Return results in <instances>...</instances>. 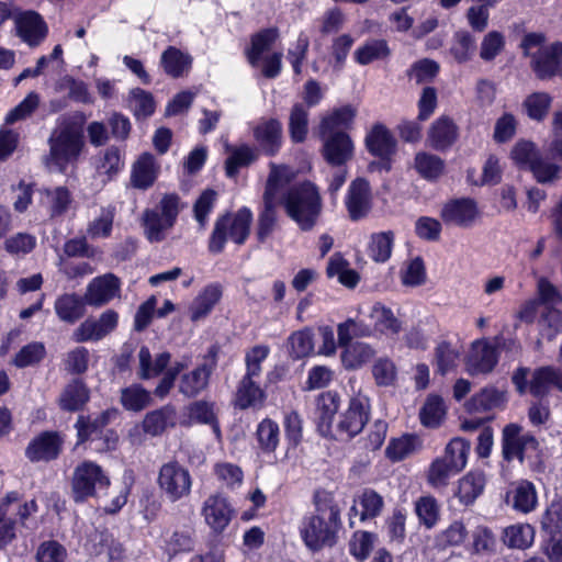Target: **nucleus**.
<instances>
[{"mask_svg":"<svg viewBox=\"0 0 562 562\" xmlns=\"http://www.w3.org/2000/svg\"><path fill=\"white\" fill-rule=\"evenodd\" d=\"M161 66L167 75L172 78H179L189 71L192 57L178 49L169 46L161 55Z\"/></svg>","mask_w":562,"mask_h":562,"instance_id":"37","label":"nucleus"},{"mask_svg":"<svg viewBox=\"0 0 562 562\" xmlns=\"http://www.w3.org/2000/svg\"><path fill=\"white\" fill-rule=\"evenodd\" d=\"M373 348L364 342H353L347 346L341 353V361L346 369L355 370L369 362L374 356Z\"/></svg>","mask_w":562,"mask_h":562,"instance_id":"45","label":"nucleus"},{"mask_svg":"<svg viewBox=\"0 0 562 562\" xmlns=\"http://www.w3.org/2000/svg\"><path fill=\"white\" fill-rule=\"evenodd\" d=\"M233 514L229 503L221 495H210L203 503L202 515L207 526L216 533L228 526Z\"/></svg>","mask_w":562,"mask_h":562,"instance_id":"16","label":"nucleus"},{"mask_svg":"<svg viewBox=\"0 0 562 562\" xmlns=\"http://www.w3.org/2000/svg\"><path fill=\"white\" fill-rule=\"evenodd\" d=\"M498 360L497 348L486 339L476 340L472 344L467 360V369L470 374L490 373Z\"/></svg>","mask_w":562,"mask_h":562,"instance_id":"15","label":"nucleus"},{"mask_svg":"<svg viewBox=\"0 0 562 562\" xmlns=\"http://www.w3.org/2000/svg\"><path fill=\"white\" fill-rule=\"evenodd\" d=\"M552 98L546 92H533L522 102V109L529 119L542 121L551 106Z\"/></svg>","mask_w":562,"mask_h":562,"instance_id":"53","label":"nucleus"},{"mask_svg":"<svg viewBox=\"0 0 562 562\" xmlns=\"http://www.w3.org/2000/svg\"><path fill=\"white\" fill-rule=\"evenodd\" d=\"M356 116V111L350 105H345L333 110L324 115L319 123V135H333L335 133H346Z\"/></svg>","mask_w":562,"mask_h":562,"instance_id":"32","label":"nucleus"},{"mask_svg":"<svg viewBox=\"0 0 562 562\" xmlns=\"http://www.w3.org/2000/svg\"><path fill=\"white\" fill-rule=\"evenodd\" d=\"M52 218L64 215L72 203L71 192L66 187H56L43 191Z\"/></svg>","mask_w":562,"mask_h":562,"instance_id":"46","label":"nucleus"},{"mask_svg":"<svg viewBox=\"0 0 562 562\" xmlns=\"http://www.w3.org/2000/svg\"><path fill=\"white\" fill-rule=\"evenodd\" d=\"M459 137V127L454 121L442 115L435 120L427 133L429 146L436 150H446L450 148Z\"/></svg>","mask_w":562,"mask_h":562,"instance_id":"20","label":"nucleus"},{"mask_svg":"<svg viewBox=\"0 0 562 562\" xmlns=\"http://www.w3.org/2000/svg\"><path fill=\"white\" fill-rule=\"evenodd\" d=\"M538 325L540 336L549 341L553 340L562 331V312L558 307H544Z\"/></svg>","mask_w":562,"mask_h":562,"instance_id":"47","label":"nucleus"},{"mask_svg":"<svg viewBox=\"0 0 562 562\" xmlns=\"http://www.w3.org/2000/svg\"><path fill=\"white\" fill-rule=\"evenodd\" d=\"M19 36L30 46H38L46 37L48 29L42 16L35 11H25L15 15Z\"/></svg>","mask_w":562,"mask_h":562,"instance_id":"18","label":"nucleus"},{"mask_svg":"<svg viewBox=\"0 0 562 562\" xmlns=\"http://www.w3.org/2000/svg\"><path fill=\"white\" fill-rule=\"evenodd\" d=\"M323 140V156L331 166H342L352 158L353 144L347 133H335L321 136Z\"/></svg>","mask_w":562,"mask_h":562,"instance_id":"17","label":"nucleus"},{"mask_svg":"<svg viewBox=\"0 0 562 562\" xmlns=\"http://www.w3.org/2000/svg\"><path fill=\"white\" fill-rule=\"evenodd\" d=\"M308 113L302 104H295L290 113L289 130L293 142L301 143L307 134Z\"/></svg>","mask_w":562,"mask_h":562,"instance_id":"62","label":"nucleus"},{"mask_svg":"<svg viewBox=\"0 0 562 562\" xmlns=\"http://www.w3.org/2000/svg\"><path fill=\"white\" fill-rule=\"evenodd\" d=\"M460 462H446L442 458H437L429 467L427 480L434 487H443L448 484L451 476L458 474Z\"/></svg>","mask_w":562,"mask_h":562,"instance_id":"48","label":"nucleus"},{"mask_svg":"<svg viewBox=\"0 0 562 562\" xmlns=\"http://www.w3.org/2000/svg\"><path fill=\"white\" fill-rule=\"evenodd\" d=\"M314 501L316 512L304 519L301 533L305 544L316 551L336 543L340 528V508L326 492H317Z\"/></svg>","mask_w":562,"mask_h":562,"instance_id":"1","label":"nucleus"},{"mask_svg":"<svg viewBox=\"0 0 562 562\" xmlns=\"http://www.w3.org/2000/svg\"><path fill=\"white\" fill-rule=\"evenodd\" d=\"M506 401V391L486 386L474 394L465 406L470 413H483L504 407Z\"/></svg>","mask_w":562,"mask_h":562,"instance_id":"29","label":"nucleus"},{"mask_svg":"<svg viewBox=\"0 0 562 562\" xmlns=\"http://www.w3.org/2000/svg\"><path fill=\"white\" fill-rule=\"evenodd\" d=\"M227 150L229 156L225 161V171L231 178L237 175L239 168L249 166L258 158L257 150L248 145L238 147L227 146Z\"/></svg>","mask_w":562,"mask_h":562,"instance_id":"41","label":"nucleus"},{"mask_svg":"<svg viewBox=\"0 0 562 562\" xmlns=\"http://www.w3.org/2000/svg\"><path fill=\"white\" fill-rule=\"evenodd\" d=\"M505 48V37L498 31L484 35L480 44V58L484 61L494 60Z\"/></svg>","mask_w":562,"mask_h":562,"instance_id":"63","label":"nucleus"},{"mask_svg":"<svg viewBox=\"0 0 562 562\" xmlns=\"http://www.w3.org/2000/svg\"><path fill=\"white\" fill-rule=\"evenodd\" d=\"M156 483L162 498L177 503L191 495L193 480L186 467L171 460L160 465Z\"/></svg>","mask_w":562,"mask_h":562,"instance_id":"6","label":"nucleus"},{"mask_svg":"<svg viewBox=\"0 0 562 562\" xmlns=\"http://www.w3.org/2000/svg\"><path fill=\"white\" fill-rule=\"evenodd\" d=\"M369 317L373 322V328L376 333L387 336H398L403 330V322L392 311L381 302H376L371 307Z\"/></svg>","mask_w":562,"mask_h":562,"instance_id":"24","label":"nucleus"},{"mask_svg":"<svg viewBox=\"0 0 562 562\" xmlns=\"http://www.w3.org/2000/svg\"><path fill=\"white\" fill-rule=\"evenodd\" d=\"M270 167L271 171L267 180L265 192L272 189L271 199L279 201L282 196V189L292 181L294 172L286 166H277L276 164H271Z\"/></svg>","mask_w":562,"mask_h":562,"instance_id":"55","label":"nucleus"},{"mask_svg":"<svg viewBox=\"0 0 562 562\" xmlns=\"http://www.w3.org/2000/svg\"><path fill=\"white\" fill-rule=\"evenodd\" d=\"M263 193V210L258 217L257 225V238L260 243H263L273 232L277 225V206L279 205L278 200L271 199V191Z\"/></svg>","mask_w":562,"mask_h":562,"instance_id":"36","label":"nucleus"},{"mask_svg":"<svg viewBox=\"0 0 562 562\" xmlns=\"http://www.w3.org/2000/svg\"><path fill=\"white\" fill-rule=\"evenodd\" d=\"M64 440L57 431H43L35 436L25 448L31 462H49L58 458Z\"/></svg>","mask_w":562,"mask_h":562,"instance_id":"12","label":"nucleus"},{"mask_svg":"<svg viewBox=\"0 0 562 562\" xmlns=\"http://www.w3.org/2000/svg\"><path fill=\"white\" fill-rule=\"evenodd\" d=\"M288 216L293 220L302 231H311L321 214L322 200L317 188L311 182L291 187L279 199Z\"/></svg>","mask_w":562,"mask_h":562,"instance_id":"3","label":"nucleus"},{"mask_svg":"<svg viewBox=\"0 0 562 562\" xmlns=\"http://www.w3.org/2000/svg\"><path fill=\"white\" fill-rule=\"evenodd\" d=\"M415 168L425 179L434 180L443 173L445 161L434 154L420 151L416 154Z\"/></svg>","mask_w":562,"mask_h":562,"instance_id":"50","label":"nucleus"},{"mask_svg":"<svg viewBox=\"0 0 562 562\" xmlns=\"http://www.w3.org/2000/svg\"><path fill=\"white\" fill-rule=\"evenodd\" d=\"M109 477L102 468L92 461H83L76 467L71 477V495L75 502L80 503L94 496L98 490L108 488Z\"/></svg>","mask_w":562,"mask_h":562,"instance_id":"8","label":"nucleus"},{"mask_svg":"<svg viewBox=\"0 0 562 562\" xmlns=\"http://www.w3.org/2000/svg\"><path fill=\"white\" fill-rule=\"evenodd\" d=\"M538 440L517 424H509L504 427L502 434V453L507 462L517 460L522 463L529 452L538 449Z\"/></svg>","mask_w":562,"mask_h":562,"instance_id":"9","label":"nucleus"},{"mask_svg":"<svg viewBox=\"0 0 562 562\" xmlns=\"http://www.w3.org/2000/svg\"><path fill=\"white\" fill-rule=\"evenodd\" d=\"M128 103L138 120L150 116L155 111V101L151 93L140 88H135L131 91Z\"/></svg>","mask_w":562,"mask_h":562,"instance_id":"60","label":"nucleus"},{"mask_svg":"<svg viewBox=\"0 0 562 562\" xmlns=\"http://www.w3.org/2000/svg\"><path fill=\"white\" fill-rule=\"evenodd\" d=\"M288 342L293 358L300 359L311 355L314 350L312 329L304 328L293 333L289 337Z\"/></svg>","mask_w":562,"mask_h":562,"instance_id":"61","label":"nucleus"},{"mask_svg":"<svg viewBox=\"0 0 562 562\" xmlns=\"http://www.w3.org/2000/svg\"><path fill=\"white\" fill-rule=\"evenodd\" d=\"M90 400V390L80 379H74L63 389L58 405L65 412L81 411Z\"/></svg>","mask_w":562,"mask_h":562,"instance_id":"26","label":"nucleus"},{"mask_svg":"<svg viewBox=\"0 0 562 562\" xmlns=\"http://www.w3.org/2000/svg\"><path fill=\"white\" fill-rule=\"evenodd\" d=\"M476 49V41L468 31H459L454 34L450 52L458 63L470 60Z\"/></svg>","mask_w":562,"mask_h":562,"instance_id":"56","label":"nucleus"},{"mask_svg":"<svg viewBox=\"0 0 562 562\" xmlns=\"http://www.w3.org/2000/svg\"><path fill=\"white\" fill-rule=\"evenodd\" d=\"M180 210V198L177 194H165L155 207L145 209L140 215L145 237L150 243L165 240Z\"/></svg>","mask_w":562,"mask_h":562,"instance_id":"4","label":"nucleus"},{"mask_svg":"<svg viewBox=\"0 0 562 562\" xmlns=\"http://www.w3.org/2000/svg\"><path fill=\"white\" fill-rule=\"evenodd\" d=\"M216 364V351L212 348L199 366L181 374L178 384L179 393L186 397H195L204 392L209 387Z\"/></svg>","mask_w":562,"mask_h":562,"instance_id":"10","label":"nucleus"},{"mask_svg":"<svg viewBox=\"0 0 562 562\" xmlns=\"http://www.w3.org/2000/svg\"><path fill=\"white\" fill-rule=\"evenodd\" d=\"M340 406V397L337 392L327 391L318 395L316 400L317 428L323 436L331 432V424Z\"/></svg>","mask_w":562,"mask_h":562,"instance_id":"25","label":"nucleus"},{"mask_svg":"<svg viewBox=\"0 0 562 562\" xmlns=\"http://www.w3.org/2000/svg\"><path fill=\"white\" fill-rule=\"evenodd\" d=\"M121 281L113 273H105L90 281L85 293L88 305L100 307L120 295Z\"/></svg>","mask_w":562,"mask_h":562,"instance_id":"14","label":"nucleus"},{"mask_svg":"<svg viewBox=\"0 0 562 562\" xmlns=\"http://www.w3.org/2000/svg\"><path fill=\"white\" fill-rule=\"evenodd\" d=\"M558 45H552L531 59V67L540 79L553 77L559 70Z\"/></svg>","mask_w":562,"mask_h":562,"instance_id":"39","label":"nucleus"},{"mask_svg":"<svg viewBox=\"0 0 562 562\" xmlns=\"http://www.w3.org/2000/svg\"><path fill=\"white\" fill-rule=\"evenodd\" d=\"M115 212L113 207H103L100 214L89 222L87 235L91 239L106 238L111 235L113 228Z\"/></svg>","mask_w":562,"mask_h":562,"instance_id":"52","label":"nucleus"},{"mask_svg":"<svg viewBox=\"0 0 562 562\" xmlns=\"http://www.w3.org/2000/svg\"><path fill=\"white\" fill-rule=\"evenodd\" d=\"M504 543L514 549H526L533 541V528L530 525H513L504 529Z\"/></svg>","mask_w":562,"mask_h":562,"instance_id":"51","label":"nucleus"},{"mask_svg":"<svg viewBox=\"0 0 562 562\" xmlns=\"http://www.w3.org/2000/svg\"><path fill=\"white\" fill-rule=\"evenodd\" d=\"M86 304L85 296L64 293L56 299L54 310L59 321L72 325L83 317Z\"/></svg>","mask_w":562,"mask_h":562,"instance_id":"28","label":"nucleus"},{"mask_svg":"<svg viewBox=\"0 0 562 562\" xmlns=\"http://www.w3.org/2000/svg\"><path fill=\"white\" fill-rule=\"evenodd\" d=\"M188 415L193 422L210 425L216 437H221L220 425L212 403L206 401L193 402L188 407Z\"/></svg>","mask_w":562,"mask_h":562,"instance_id":"49","label":"nucleus"},{"mask_svg":"<svg viewBox=\"0 0 562 562\" xmlns=\"http://www.w3.org/2000/svg\"><path fill=\"white\" fill-rule=\"evenodd\" d=\"M346 206L352 221H359L368 215L371 210V192L367 180L358 178L351 182Z\"/></svg>","mask_w":562,"mask_h":562,"instance_id":"19","label":"nucleus"},{"mask_svg":"<svg viewBox=\"0 0 562 562\" xmlns=\"http://www.w3.org/2000/svg\"><path fill=\"white\" fill-rule=\"evenodd\" d=\"M551 387L562 392V369L543 366L533 370L529 381V392L537 397L547 396Z\"/></svg>","mask_w":562,"mask_h":562,"instance_id":"21","label":"nucleus"},{"mask_svg":"<svg viewBox=\"0 0 562 562\" xmlns=\"http://www.w3.org/2000/svg\"><path fill=\"white\" fill-rule=\"evenodd\" d=\"M418 439L412 435H404L390 441L385 456L393 462L401 461L417 450Z\"/></svg>","mask_w":562,"mask_h":562,"instance_id":"54","label":"nucleus"},{"mask_svg":"<svg viewBox=\"0 0 562 562\" xmlns=\"http://www.w3.org/2000/svg\"><path fill=\"white\" fill-rule=\"evenodd\" d=\"M222 294V286L217 283L205 286L190 305L191 321L198 322L205 318L220 302Z\"/></svg>","mask_w":562,"mask_h":562,"instance_id":"31","label":"nucleus"},{"mask_svg":"<svg viewBox=\"0 0 562 562\" xmlns=\"http://www.w3.org/2000/svg\"><path fill=\"white\" fill-rule=\"evenodd\" d=\"M49 153L43 157V162L49 171L64 173L69 165H75L85 147L83 133L80 126L64 122L50 134Z\"/></svg>","mask_w":562,"mask_h":562,"instance_id":"2","label":"nucleus"},{"mask_svg":"<svg viewBox=\"0 0 562 562\" xmlns=\"http://www.w3.org/2000/svg\"><path fill=\"white\" fill-rule=\"evenodd\" d=\"M392 231L374 233L370 237L368 254L375 262H385L390 259L394 244Z\"/></svg>","mask_w":562,"mask_h":562,"instance_id":"44","label":"nucleus"},{"mask_svg":"<svg viewBox=\"0 0 562 562\" xmlns=\"http://www.w3.org/2000/svg\"><path fill=\"white\" fill-rule=\"evenodd\" d=\"M160 171V166L154 155L150 153L142 154L133 164L131 173L132 187L139 190H147L150 188Z\"/></svg>","mask_w":562,"mask_h":562,"instance_id":"22","label":"nucleus"},{"mask_svg":"<svg viewBox=\"0 0 562 562\" xmlns=\"http://www.w3.org/2000/svg\"><path fill=\"white\" fill-rule=\"evenodd\" d=\"M266 401L265 391L256 384L254 379L244 376L239 382L236 392V405L240 409H247L249 407L260 408L263 406Z\"/></svg>","mask_w":562,"mask_h":562,"instance_id":"34","label":"nucleus"},{"mask_svg":"<svg viewBox=\"0 0 562 562\" xmlns=\"http://www.w3.org/2000/svg\"><path fill=\"white\" fill-rule=\"evenodd\" d=\"M561 170L562 168L559 165L543 158L541 155L530 165L529 169L537 182L541 184L558 181L561 177Z\"/></svg>","mask_w":562,"mask_h":562,"instance_id":"57","label":"nucleus"},{"mask_svg":"<svg viewBox=\"0 0 562 562\" xmlns=\"http://www.w3.org/2000/svg\"><path fill=\"white\" fill-rule=\"evenodd\" d=\"M368 150L384 160H389L396 150V140L382 124H375L366 137Z\"/></svg>","mask_w":562,"mask_h":562,"instance_id":"27","label":"nucleus"},{"mask_svg":"<svg viewBox=\"0 0 562 562\" xmlns=\"http://www.w3.org/2000/svg\"><path fill=\"white\" fill-rule=\"evenodd\" d=\"M376 536L369 531H356L350 541V553L359 561H364L371 553Z\"/></svg>","mask_w":562,"mask_h":562,"instance_id":"64","label":"nucleus"},{"mask_svg":"<svg viewBox=\"0 0 562 562\" xmlns=\"http://www.w3.org/2000/svg\"><path fill=\"white\" fill-rule=\"evenodd\" d=\"M445 415L443 402L439 396H429L419 413L422 424L430 428L438 427Z\"/></svg>","mask_w":562,"mask_h":562,"instance_id":"58","label":"nucleus"},{"mask_svg":"<svg viewBox=\"0 0 562 562\" xmlns=\"http://www.w3.org/2000/svg\"><path fill=\"white\" fill-rule=\"evenodd\" d=\"M507 502L512 507L520 513L532 512L538 503L536 487L528 481L519 482L508 494Z\"/></svg>","mask_w":562,"mask_h":562,"instance_id":"35","label":"nucleus"},{"mask_svg":"<svg viewBox=\"0 0 562 562\" xmlns=\"http://www.w3.org/2000/svg\"><path fill=\"white\" fill-rule=\"evenodd\" d=\"M279 37L278 29L270 27L261 30L251 37V46L246 50L249 64L257 67L262 53L270 49Z\"/></svg>","mask_w":562,"mask_h":562,"instance_id":"40","label":"nucleus"},{"mask_svg":"<svg viewBox=\"0 0 562 562\" xmlns=\"http://www.w3.org/2000/svg\"><path fill=\"white\" fill-rule=\"evenodd\" d=\"M170 359L171 355L167 351L157 353L155 358H153L149 349L146 346L140 347L138 351V378L142 380H149L151 378L158 376L166 370Z\"/></svg>","mask_w":562,"mask_h":562,"instance_id":"33","label":"nucleus"},{"mask_svg":"<svg viewBox=\"0 0 562 562\" xmlns=\"http://www.w3.org/2000/svg\"><path fill=\"white\" fill-rule=\"evenodd\" d=\"M251 222L252 213L247 207L221 216L216 220L211 234L209 250L212 254L222 252L228 239L237 245H243L249 236Z\"/></svg>","mask_w":562,"mask_h":562,"instance_id":"5","label":"nucleus"},{"mask_svg":"<svg viewBox=\"0 0 562 562\" xmlns=\"http://www.w3.org/2000/svg\"><path fill=\"white\" fill-rule=\"evenodd\" d=\"M485 486V476L480 471H473L459 482L458 496L461 503L472 504L482 494Z\"/></svg>","mask_w":562,"mask_h":562,"instance_id":"43","label":"nucleus"},{"mask_svg":"<svg viewBox=\"0 0 562 562\" xmlns=\"http://www.w3.org/2000/svg\"><path fill=\"white\" fill-rule=\"evenodd\" d=\"M351 390L348 405L339 415L337 423L338 431L348 438H353L362 431L371 413L369 396L361 387H356L353 384Z\"/></svg>","mask_w":562,"mask_h":562,"instance_id":"7","label":"nucleus"},{"mask_svg":"<svg viewBox=\"0 0 562 562\" xmlns=\"http://www.w3.org/2000/svg\"><path fill=\"white\" fill-rule=\"evenodd\" d=\"M254 138L265 154L273 156L278 153L282 143V125L276 119L261 121L254 127Z\"/></svg>","mask_w":562,"mask_h":562,"instance_id":"23","label":"nucleus"},{"mask_svg":"<svg viewBox=\"0 0 562 562\" xmlns=\"http://www.w3.org/2000/svg\"><path fill=\"white\" fill-rule=\"evenodd\" d=\"M390 49L386 41L372 40L355 52V58L360 65H368L373 60L387 57Z\"/></svg>","mask_w":562,"mask_h":562,"instance_id":"59","label":"nucleus"},{"mask_svg":"<svg viewBox=\"0 0 562 562\" xmlns=\"http://www.w3.org/2000/svg\"><path fill=\"white\" fill-rule=\"evenodd\" d=\"M177 424L176 407L168 404L158 409L149 412L143 420V429L151 436H159L168 428L175 427Z\"/></svg>","mask_w":562,"mask_h":562,"instance_id":"30","label":"nucleus"},{"mask_svg":"<svg viewBox=\"0 0 562 562\" xmlns=\"http://www.w3.org/2000/svg\"><path fill=\"white\" fill-rule=\"evenodd\" d=\"M120 403L126 411L140 412L151 404V395L140 384H132L121 390Z\"/></svg>","mask_w":562,"mask_h":562,"instance_id":"42","label":"nucleus"},{"mask_svg":"<svg viewBox=\"0 0 562 562\" xmlns=\"http://www.w3.org/2000/svg\"><path fill=\"white\" fill-rule=\"evenodd\" d=\"M479 214L475 201L469 198L451 200L440 211V216L447 225L462 228L471 227Z\"/></svg>","mask_w":562,"mask_h":562,"instance_id":"13","label":"nucleus"},{"mask_svg":"<svg viewBox=\"0 0 562 562\" xmlns=\"http://www.w3.org/2000/svg\"><path fill=\"white\" fill-rule=\"evenodd\" d=\"M382 508V496L373 490H364L351 507V513L355 516L359 514L360 520L363 521L376 517Z\"/></svg>","mask_w":562,"mask_h":562,"instance_id":"38","label":"nucleus"},{"mask_svg":"<svg viewBox=\"0 0 562 562\" xmlns=\"http://www.w3.org/2000/svg\"><path fill=\"white\" fill-rule=\"evenodd\" d=\"M119 322V314L113 310H106L98 318L89 317L83 321L72 333L77 342L98 341L112 333Z\"/></svg>","mask_w":562,"mask_h":562,"instance_id":"11","label":"nucleus"}]
</instances>
